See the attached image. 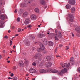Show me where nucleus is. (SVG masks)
Instances as JSON below:
<instances>
[{
  "mask_svg": "<svg viewBox=\"0 0 80 80\" xmlns=\"http://www.w3.org/2000/svg\"><path fill=\"white\" fill-rule=\"evenodd\" d=\"M68 70L67 68H64L61 70V72H58V75H63V74L67 73Z\"/></svg>",
  "mask_w": 80,
  "mask_h": 80,
  "instance_id": "obj_1",
  "label": "nucleus"
},
{
  "mask_svg": "<svg viewBox=\"0 0 80 80\" xmlns=\"http://www.w3.org/2000/svg\"><path fill=\"white\" fill-rule=\"evenodd\" d=\"M75 30L78 33L76 34L77 37H80V27L78 26L75 29Z\"/></svg>",
  "mask_w": 80,
  "mask_h": 80,
  "instance_id": "obj_2",
  "label": "nucleus"
},
{
  "mask_svg": "<svg viewBox=\"0 0 80 80\" xmlns=\"http://www.w3.org/2000/svg\"><path fill=\"white\" fill-rule=\"evenodd\" d=\"M60 65L61 66H62L63 68H64V67L68 68L70 66V63H68V64L67 63H64V64L60 63Z\"/></svg>",
  "mask_w": 80,
  "mask_h": 80,
  "instance_id": "obj_3",
  "label": "nucleus"
},
{
  "mask_svg": "<svg viewBox=\"0 0 80 80\" xmlns=\"http://www.w3.org/2000/svg\"><path fill=\"white\" fill-rule=\"evenodd\" d=\"M24 42L26 46H30V41H29V40L28 39H25Z\"/></svg>",
  "mask_w": 80,
  "mask_h": 80,
  "instance_id": "obj_4",
  "label": "nucleus"
},
{
  "mask_svg": "<svg viewBox=\"0 0 80 80\" xmlns=\"http://www.w3.org/2000/svg\"><path fill=\"white\" fill-rule=\"evenodd\" d=\"M68 3L72 5H75V0H69Z\"/></svg>",
  "mask_w": 80,
  "mask_h": 80,
  "instance_id": "obj_5",
  "label": "nucleus"
},
{
  "mask_svg": "<svg viewBox=\"0 0 80 80\" xmlns=\"http://www.w3.org/2000/svg\"><path fill=\"white\" fill-rule=\"evenodd\" d=\"M39 72L40 73H45L47 72H49V71H48V69L46 70L45 71L44 69H41L40 70Z\"/></svg>",
  "mask_w": 80,
  "mask_h": 80,
  "instance_id": "obj_6",
  "label": "nucleus"
},
{
  "mask_svg": "<svg viewBox=\"0 0 80 80\" xmlns=\"http://www.w3.org/2000/svg\"><path fill=\"white\" fill-rule=\"evenodd\" d=\"M29 72L32 73H35L36 72V70L33 68H31L29 69Z\"/></svg>",
  "mask_w": 80,
  "mask_h": 80,
  "instance_id": "obj_7",
  "label": "nucleus"
},
{
  "mask_svg": "<svg viewBox=\"0 0 80 80\" xmlns=\"http://www.w3.org/2000/svg\"><path fill=\"white\" fill-rule=\"evenodd\" d=\"M39 45L41 50H45V47L42 43H40Z\"/></svg>",
  "mask_w": 80,
  "mask_h": 80,
  "instance_id": "obj_8",
  "label": "nucleus"
},
{
  "mask_svg": "<svg viewBox=\"0 0 80 80\" xmlns=\"http://www.w3.org/2000/svg\"><path fill=\"white\" fill-rule=\"evenodd\" d=\"M28 15V13L27 12H25L23 13V14L22 15V17H23L24 18H25L27 17V16Z\"/></svg>",
  "mask_w": 80,
  "mask_h": 80,
  "instance_id": "obj_9",
  "label": "nucleus"
},
{
  "mask_svg": "<svg viewBox=\"0 0 80 80\" xmlns=\"http://www.w3.org/2000/svg\"><path fill=\"white\" fill-rule=\"evenodd\" d=\"M30 23V19H26L24 22V23L25 25H28Z\"/></svg>",
  "mask_w": 80,
  "mask_h": 80,
  "instance_id": "obj_10",
  "label": "nucleus"
},
{
  "mask_svg": "<svg viewBox=\"0 0 80 80\" xmlns=\"http://www.w3.org/2000/svg\"><path fill=\"white\" fill-rule=\"evenodd\" d=\"M51 66H52V63L50 62H48L46 65V67L47 68H49Z\"/></svg>",
  "mask_w": 80,
  "mask_h": 80,
  "instance_id": "obj_11",
  "label": "nucleus"
},
{
  "mask_svg": "<svg viewBox=\"0 0 80 80\" xmlns=\"http://www.w3.org/2000/svg\"><path fill=\"white\" fill-rule=\"evenodd\" d=\"M40 2L42 5H45V1L44 0H40Z\"/></svg>",
  "mask_w": 80,
  "mask_h": 80,
  "instance_id": "obj_12",
  "label": "nucleus"
},
{
  "mask_svg": "<svg viewBox=\"0 0 80 80\" xmlns=\"http://www.w3.org/2000/svg\"><path fill=\"white\" fill-rule=\"evenodd\" d=\"M31 18L32 20H35L36 19V16L32 14L31 16Z\"/></svg>",
  "mask_w": 80,
  "mask_h": 80,
  "instance_id": "obj_13",
  "label": "nucleus"
},
{
  "mask_svg": "<svg viewBox=\"0 0 80 80\" xmlns=\"http://www.w3.org/2000/svg\"><path fill=\"white\" fill-rule=\"evenodd\" d=\"M51 72H52L53 73H58V71L57 70L54 69Z\"/></svg>",
  "mask_w": 80,
  "mask_h": 80,
  "instance_id": "obj_14",
  "label": "nucleus"
},
{
  "mask_svg": "<svg viewBox=\"0 0 80 80\" xmlns=\"http://www.w3.org/2000/svg\"><path fill=\"white\" fill-rule=\"evenodd\" d=\"M0 18L1 20H4L5 18V17L4 15H2L0 17Z\"/></svg>",
  "mask_w": 80,
  "mask_h": 80,
  "instance_id": "obj_15",
  "label": "nucleus"
},
{
  "mask_svg": "<svg viewBox=\"0 0 80 80\" xmlns=\"http://www.w3.org/2000/svg\"><path fill=\"white\" fill-rule=\"evenodd\" d=\"M66 7L67 9H70V8H71L72 6L70 4H67L66 6Z\"/></svg>",
  "mask_w": 80,
  "mask_h": 80,
  "instance_id": "obj_16",
  "label": "nucleus"
},
{
  "mask_svg": "<svg viewBox=\"0 0 80 80\" xmlns=\"http://www.w3.org/2000/svg\"><path fill=\"white\" fill-rule=\"evenodd\" d=\"M19 66H20V67H24V65L23 64V62L21 61V62H19Z\"/></svg>",
  "mask_w": 80,
  "mask_h": 80,
  "instance_id": "obj_17",
  "label": "nucleus"
},
{
  "mask_svg": "<svg viewBox=\"0 0 80 80\" xmlns=\"http://www.w3.org/2000/svg\"><path fill=\"white\" fill-rule=\"evenodd\" d=\"M72 13H75V8H72L71 9Z\"/></svg>",
  "mask_w": 80,
  "mask_h": 80,
  "instance_id": "obj_18",
  "label": "nucleus"
},
{
  "mask_svg": "<svg viewBox=\"0 0 80 80\" xmlns=\"http://www.w3.org/2000/svg\"><path fill=\"white\" fill-rule=\"evenodd\" d=\"M36 55L38 56V57H41L42 56V53L40 52H37Z\"/></svg>",
  "mask_w": 80,
  "mask_h": 80,
  "instance_id": "obj_19",
  "label": "nucleus"
},
{
  "mask_svg": "<svg viewBox=\"0 0 80 80\" xmlns=\"http://www.w3.org/2000/svg\"><path fill=\"white\" fill-rule=\"evenodd\" d=\"M34 11L35 12H36V13H39V9H38V8H36L34 9Z\"/></svg>",
  "mask_w": 80,
  "mask_h": 80,
  "instance_id": "obj_20",
  "label": "nucleus"
},
{
  "mask_svg": "<svg viewBox=\"0 0 80 80\" xmlns=\"http://www.w3.org/2000/svg\"><path fill=\"white\" fill-rule=\"evenodd\" d=\"M21 7H27V4L25 3H21Z\"/></svg>",
  "mask_w": 80,
  "mask_h": 80,
  "instance_id": "obj_21",
  "label": "nucleus"
},
{
  "mask_svg": "<svg viewBox=\"0 0 80 80\" xmlns=\"http://www.w3.org/2000/svg\"><path fill=\"white\" fill-rule=\"evenodd\" d=\"M49 46H53V42L52 41H49Z\"/></svg>",
  "mask_w": 80,
  "mask_h": 80,
  "instance_id": "obj_22",
  "label": "nucleus"
},
{
  "mask_svg": "<svg viewBox=\"0 0 80 80\" xmlns=\"http://www.w3.org/2000/svg\"><path fill=\"white\" fill-rule=\"evenodd\" d=\"M46 59L48 61H50L51 60V57L50 56H48L46 58Z\"/></svg>",
  "mask_w": 80,
  "mask_h": 80,
  "instance_id": "obj_23",
  "label": "nucleus"
},
{
  "mask_svg": "<svg viewBox=\"0 0 80 80\" xmlns=\"http://www.w3.org/2000/svg\"><path fill=\"white\" fill-rule=\"evenodd\" d=\"M68 17L70 18H74V17H73V16L72 14H68Z\"/></svg>",
  "mask_w": 80,
  "mask_h": 80,
  "instance_id": "obj_24",
  "label": "nucleus"
},
{
  "mask_svg": "<svg viewBox=\"0 0 80 80\" xmlns=\"http://www.w3.org/2000/svg\"><path fill=\"white\" fill-rule=\"evenodd\" d=\"M58 37L59 38H62V33L61 32H58Z\"/></svg>",
  "mask_w": 80,
  "mask_h": 80,
  "instance_id": "obj_25",
  "label": "nucleus"
},
{
  "mask_svg": "<svg viewBox=\"0 0 80 80\" xmlns=\"http://www.w3.org/2000/svg\"><path fill=\"white\" fill-rule=\"evenodd\" d=\"M55 35L56 36L54 37L55 40H58L59 39L58 38V37L57 35V34H56Z\"/></svg>",
  "mask_w": 80,
  "mask_h": 80,
  "instance_id": "obj_26",
  "label": "nucleus"
},
{
  "mask_svg": "<svg viewBox=\"0 0 80 80\" xmlns=\"http://www.w3.org/2000/svg\"><path fill=\"white\" fill-rule=\"evenodd\" d=\"M4 22L3 21H0V27H2L3 25Z\"/></svg>",
  "mask_w": 80,
  "mask_h": 80,
  "instance_id": "obj_27",
  "label": "nucleus"
},
{
  "mask_svg": "<svg viewBox=\"0 0 80 80\" xmlns=\"http://www.w3.org/2000/svg\"><path fill=\"white\" fill-rule=\"evenodd\" d=\"M69 20L70 22H74V18H69Z\"/></svg>",
  "mask_w": 80,
  "mask_h": 80,
  "instance_id": "obj_28",
  "label": "nucleus"
},
{
  "mask_svg": "<svg viewBox=\"0 0 80 80\" xmlns=\"http://www.w3.org/2000/svg\"><path fill=\"white\" fill-rule=\"evenodd\" d=\"M43 43L45 45H47V40L45 39L44 41L43 42Z\"/></svg>",
  "mask_w": 80,
  "mask_h": 80,
  "instance_id": "obj_29",
  "label": "nucleus"
},
{
  "mask_svg": "<svg viewBox=\"0 0 80 80\" xmlns=\"http://www.w3.org/2000/svg\"><path fill=\"white\" fill-rule=\"evenodd\" d=\"M70 63H71L72 62H73V58L72 57L71 58H70Z\"/></svg>",
  "mask_w": 80,
  "mask_h": 80,
  "instance_id": "obj_30",
  "label": "nucleus"
},
{
  "mask_svg": "<svg viewBox=\"0 0 80 80\" xmlns=\"http://www.w3.org/2000/svg\"><path fill=\"white\" fill-rule=\"evenodd\" d=\"M47 53V50H45L43 51V53H44V54H45Z\"/></svg>",
  "mask_w": 80,
  "mask_h": 80,
  "instance_id": "obj_31",
  "label": "nucleus"
},
{
  "mask_svg": "<svg viewBox=\"0 0 80 80\" xmlns=\"http://www.w3.org/2000/svg\"><path fill=\"white\" fill-rule=\"evenodd\" d=\"M13 80H17V78L16 77H14L12 78Z\"/></svg>",
  "mask_w": 80,
  "mask_h": 80,
  "instance_id": "obj_32",
  "label": "nucleus"
},
{
  "mask_svg": "<svg viewBox=\"0 0 80 80\" xmlns=\"http://www.w3.org/2000/svg\"><path fill=\"white\" fill-rule=\"evenodd\" d=\"M38 37L39 38H42V34H40L38 35Z\"/></svg>",
  "mask_w": 80,
  "mask_h": 80,
  "instance_id": "obj_33",
  "label": "nucleus"
},
{
  "mask_svg": "<svg viewBox=\"0 0 80 80\" xmlns=\"http://www.w3.org/2000/svg\"><path fill=\"white\" fill-rule=\"evenodd\" d=\"M77 72H78L80 73V67H79L77 70Z\"/></svg>",
  "mask_w": 80,
  "mask_h": 80,
  "instance_id": "obj_34",
  "label": "nucleus"
},
{
  "mask_svg": "<svg viewBox=\"0 0 80 80\" xmlns=\"http://www.w3.org/2000/svg\"><path fill=\"white\" fill-rule=\"evenodd\" d=\"M41 48H38L37 49V50L38 51V52H40L41 51Z\"/></svg>",
  "mask_w": 80,
  "mask_h": 80,
  "instance_id": "obj_35",
  "label": "nucleus"
},
{
  "mask_svg": "<svg viewBox=\"0 0 80 80\" xmlns=\"http://www.w3.org/2000/svg\"><path fill=\"white\" fill-rule=\"evenodd\" d=\"M38 56L37 55V54H36V55L34 56V58L36 59L38 58Z\"/></svg>",
  "mask_w": 80,
  "mask_h": 80,
  "instance_id": "obj_36",
  "label": "nucleus"
},
{
  "mask_svg": "<svg viewBox=\"0 0 80 80\" xmlns=\"http://www.w3.org/2000/svg\"><path fill=\"white\" fill-rule=\"evenodd\" d=\"M4 38H6V39H8V36L6 35L4 37Z\"/></svg>",
  "mask_w": 80,
  "mask_h": 80,
  "instance_id": "obj_37",
  "label": "nucleus"
},
{
  "mask_svg": "<svg viewBox=\"0 0 80 80\" xmlns=\"http://www.w3.org/2000/svg\"><path fill=\"white\" fill-rule=\"evenodd\" d=\"M21 31H22V30L21 29V28H19L18 30V32H21Z\"/></svg>",
  "mask_w": 80,
  "mask_h": 80,
  "instance_id": "obj_38",
  "label": "nucleus"
},
{
  "mask_svg": "<svg viewBox=\"0 0 80 80\" xmlns=\"http://www.w3.org/2000/svg\"><path fill=\"white\" fill-rule=\"evenodd\" d=\"M58 49V48H57L55 49V53H57V49Z\"/></svg>",
  "mask_w": 80,
  "mask_h": 80,
  "instance_id": "obj_39",
  "label": "nucleus"
},
{
  "mask_svg": "<svg viewBox=\"0 0 80 80\" xmlns=\"http://www.w3.org/2000/svg\"><path fill=\"white\" fill-rule=\"evenodd\" d=\"M28 28H31L32 27V26H31V25H29L27 26Z\"/></svg>",
  "mask_w": 80,
  "mask_h": 80,
  "instance_id": "obj_40",
  "label": "nucleus"
},
{
  "mask_svg": "<svg viewBox=\"0 0 80 80\" xmlns=\"http://www.w3.org/2000/svg\"><path fill=\"white\" fill-rule=\"evenodd\" d=\"M10 46H11V45H12V41L11 40H10Z\"/></svg>",
  "mask_w": 80,
  "mask_h": 80,
  "instance_id": "obj_41",
  "label": "nucleus"
},
{
  "mask_svg": "<svg viewBox=\"0 0 80 80\" xmlns=\"http://www.w3.org/2000/svg\"><path fill=\"white\" fill-rule=\"evenodd\" d=\"M17 22H20V18H18L17 19Z\"/></svg>",
  "mask_w": 80,
  "mask_h": 80,
  "instance_id": "obj_42",
  "label": "nucleus"
},
{
  "mask_svg": "<svg viewBox=\"0 0 80 80\" xmlns=\"http://www.w3.org/2000/svg\"><path fill=\"white\" fill-rule=\"evenodd\" d=\"M32 65H33L34 66H35L36 65V63L35 62H33L32 63Z\"/></svg>",
  "mask_w": 80,
  "mask_h": 80,
  "instance_id": "obj_43",
  "label": "nucleus"
},
{
  "mask_svg": "<svg viewBox=\"0 0 80 80\" xmlns=\"http://www.w3.org/2000/svg\"><path fill=\"white\" fill-rule=\"evenodd\" d=\"M44 8H47V5H44Z\"/></svg>",
  "mask_w": 80,
  "mask_h": 80,
  "instance_id": "obj_44",
  "label": "nucleus"
},
{
  "mask_svg": "<svg viewBox=\"0 0 80 80\" xmlns=\"http://www.w3.org/2000/svg\"><path fill=\"white\" fill-rule=\"evenodd\" d=\"M19 14H22V12L21 11H19Z\"/></svg>",
  "mask_w": 80,
  "mask_h": 80,
  "instance_id": "obj_45",
  "label": "nucleus"
},
{
  "mask_svg": "<svg viewBox=\"0 0 80 80\" xmlns=\"http://www.w3.org/2000/svg\"><path fill=\"white\" fill-rule=\"evenodd\" d=\"M32 51H33L34 50H35V48H32Z\"/></svg>",
  "mask_w": 80,
  "mask_h": 80,
  "instance_id": "obj_46",
  "label": "nucleus"
},
{
  "mask_svg": "<svg viewBox=\"0 0 80 80\" xmlns=\"http://www.w3.org/2000/svg\"><path fill=\"white\" fill-rule=\"evenodd\" d=\"M24 63H26L27 64V63H28V61H24Z\"/></svg>",
  "mask_w": 80,
  "mask_h": 80,
  "instance_id": "obj_47",
  "label": "nucleus"
},
{
  "mask_svg": "<svg viewBox=\"0 0 80 80\" xmlns=\"http://www.w3.org/2000/svg\"><path fill=\"white\" fill-rule=\"evenodd\" d=\"M66 48L67 50H68V49H69V47L68 46H66Z\"/></svg>",
  "mask_w": 80,
  "mask_h": 80,
  "instance_id": "obj_48",
  "label": "nucleus"
},
{
  "mask_svg": "<svg viewBox=\"0 0 80 80\" xmlns=\"http://www.w3.org/2000/svg\"><path fill=\"white\" fill-rule=\"evenodd\" d=\"M69 24H70V26L71 27H72V26H71V25H73V22H69Z\"/></svg>",
  "mask_w": 80,
  "mask_h": 80,
  "instance_id": "obj_49",
  "label": "nucleus"
},
{
  "mask_svg": "<svg viewBox=\"0 0 80 80\" xmlns=\"http://www.w3.org/2000/svg\"><path fill=\"white\" fill-rule=\"evenodd\" d=\"M55 33H57V32H58V31H57V29H56L55 31Z\"/></svg>",
  "mask_w": 80,
  "mask_h": 80,
  "instance_id": "obj_50",
  "label": "nucleus"
},
{
  "mask_svg": "<svg viewBox=\"0 0 80 80\" xmlns=\"http://www.w3.org/2000/svg\"><path fill=\"white\" fill-rule=\"evenodd\" d=\"M74 63H75V62H74L73 61L72 62V65H73V64H74Z\"/></svg>",
  "mask_w": 80,
  "mask_h": 80,
  "instance_id": "obj_51",
  "label": "nucleus"
},
{
  "mask_svg": "<svg viewBox=\"0 0 80 80\" xmlns=\"http://www.w3.org/2000/svg\"><path fill=\"white\" fill-rule=\"evenodd\" d=\"M59 47H63V45L62 44H60L59 45Z\"/></svg>",
  "mask_w": 80,
  "mask_h": 80,
  "instance_id": "obj_52",
  "label": "nucleus"
},
{
  "mask_svg": "<svg viewBox=\"0 0 80 80\" xmlns=\"http://www.w3.org/2000/svg\"><path fill=\"white\" fill-rule=\"evenodd\" d=\"M10 76H11V77H13V73H11L10 75Z\"/></svg>",
  "mask_w": 80,
  "mask_h": 80,
  "instance_id": "obj_53",
  "label": "nucleus"
},
{
  "mask_svg": "<svg viewBox=\"0 0 80 80\" xmlns=\"http://www.w3.org/2000/svg\"><path fill=\"white\" fill-rule=\"evenodd\" d=\"M71 33L72 34V37H74V36H75V35H74V34H73V32H72Z\"/></svg>",
  "mask_w": 80,
  "mask_h": 80,
  "instance_id": "obj_54",
  "label": "nucleus"
},
{
  "mask_svg": "<svg viewBox=\"0 0 80 80\" xmlns=\"http://www.w3.org/2000/svg\"><path fill=\"white\" fill-rule=\"evenodd\" d=\"M14 12L15 13H17V9H15V10L14 11Z\"/></svg>",
  "mask_w": 80,
  "mask_h": 80,
  "instance_id": "obj_55",
  "label": "nucleus"
},
{
  "mask_svg": "<svg viewBox=\"0 0 80 80\" xmlns=\"http://www.w3.org/2000/svg\"><path fill=\"white\" fill-rule=\"evenodd\" d=\"M35 38V37L33 36L32 37V40H33Z\"/></svg>",
  "mask_w": 80,
  "mask_h": 80,
  "instance_id": "obj_56",
  "label": "nucleus"
},
{
  "mask_svg": "<svg viewBox=\"0 0 80 80\" xmlns=\"http://www.w3.org/2000/svg\"><path fill=\"white\" fill-rule=\"evenodd\" d=\"M2 5V2L0 1V6H1Z\"/></svg>",
  "mask_w": 80,
  "mask_h": 80,
  "instance_id": "obj_57",
  "label": "nucleus"
},
{
  "mask_svg": "<svg viewBox=\"0 0 80 80\" xmlns=\"http://www.w3.org/2000/svg\"><path fill=\"white\" fill-rule=\"evenodd\" d=\"M8 79H11V80H12V78L8 77Z\"/></svg>",
  "mask_w": 80,
  "mask_h": 80,
  "instance_id": "obj_58",
  "label": "nucleus"
},
{
  "mask_svg": "<svg viewBox=\"0 0 80 80\" xmlns=\"http://www.w3.org/2000/svg\"><path fill=\"white\" fill-rule=\"evenodd\" d=\"M14 28H15V27L14 26H12V29H14Z\"/></svg>",
  "mask_w": 80,
  "mask_h": 80,
  "instance_id": "obj_59",
  "label": "nucleus"
},
{
  "mask_svg": "<svg viewBox=\"0 0 80 80\" xmlns=\"http://www.w3.org/2000/svg\"><path fill=\"white\" fill-rule=\"evenodd\" d=\"M29 75V74H26V76H28Z\"/></svg>",
  "mask_w": 80,
  "mask_h": 80,
  "instance_id": "obj_60",
  "label": "nucleus"
},
{
  "mask_svg": "<svg viewBox=\"0 0 80 80\" xmlns=\"http://www.w3.org/2000/svg\"><path fill=\"white\" fill-rule=\"evenodd\" d=\"M13 48H15V45H14L13 46Z\"/></svg>",
  "mask_w": 80,
  "mask_h": 80,
  "instance_id": "obj_61",
  "label": "nucleus"
},
{
  "mask_svg": "<svg viewBox=\"0 0 80 80\" xmlns=\"http://www.w3.org/2000/svg\"><path fill=\"white\" fill-rule=\"evenodd\" d=\"M10 61H7L8 63H10Z\"/></svg>",
  "mask_w": 80,
  "mask_h": 80,
  "instance_id": "obj_62",
  "label": "nucleus"
},
{
  "mask_svg": "<svg viewBox=\"0 0 80 80\" xmlns=\"http://www.w3.org/2000/svg\"><path fill=\"white\" fill-rule=\"evenodd\" d=\"M1 58H2V56L0 55V59H1Z\"/></svg>",
  "mask_w": 80,
  "mask_h": 80,
  "instance_id": "obj_63",
  "label": "nucleus"
},
{
  "mask_svg": "<svg viewBox=\"0 0 80 80\" xmlns=\"http://www.w3.org/2000/svg\"><path fill=\"white\" fill-rule=\"evenodd\" d=\"M40 27V25H38V27Z\"/></svg>",
  "mask_w": 80,
  "mask_h": 80,
  "instance_id": "obj_64",
  "label": "nucleus"
}]
</instances>
